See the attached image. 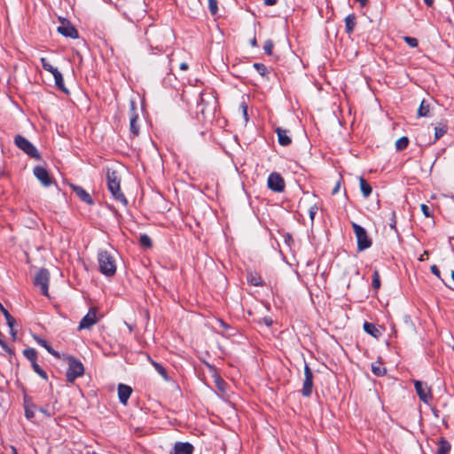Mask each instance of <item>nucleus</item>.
I'll return each instance as SVG.
<instances>
[{"instance_id":"nucleus-1","label":"nucleus","mask_w":454,"mask_h":454,"mask_svg":"<svg viewBox=\"0 0 454 454\" xmlns=\"http://www.w3.org/2000/svg\"><path fill=\"white\" fill-rule=\"evenodd\" d=\"M98 262L99 270L106 277H112L116 272V262L114 253L106 249H100L98 252Z\"/></svg>"},{"instance_id":"nucleus-2","label":"nucleus","mask_w":454,"mask_h":454,"mask_svg":"<svg viewBox=\"0 0 454 454\" xmlns=\"http://www.w3.org/2000/svg\"><path fill=\"white\" fill-rule=\"evenodd\" d=\"M107 187L113 197L121 202L123 206H127L128 200L124 194L121 192V179L117 171L107 169L106 171Z\"/></svg>"},{"instance_id":"nucleus-3","label":"nucleus","mask_w":454,"mask_h":454,"mask_svg":"<svg viewBox=\"0 0 454 454\" xmlns=\"http://www.w3.org/2000/svg\"><path fill=\"white\" fill-rule=\"evenodd\" d=\"M84 373V367L82 362L74 356L68 357V368L66 373L67 380L73 383L78 377Z\"/></svg>"},{"instance_id":"nucleus-4","label":"nucleus","mask_w":454,"mask_h":454,"mask_svg":"<svg viewBox=\"0 0 454 454\" xmlns=\"http://www.w3.org/2000/svg\"><path fill=\"white\" fill-rule=\"evenodd\" d=\"M352 228L357 241V249L364 251L372 247V241L369 238L365 229L356 223H352Z\"/></svg>"},{"instance_id":"nucleus-5","label":"nucleus","mask_w":454,"mask_h":454,"mask_svg":"<svg viewBox=\"0 0 454 454\" xmlns=\"http://www.w3.org/2000/svg\"><path fill=\"white\" fill-rule=\"evenodd\" d=\"M14 144L19 149L23 151L29 157L35 160L40 159V153L35 146L21 135H17L15 137Z\"/></svg>"},{"instance_id":"nucleus-6","label":"nucleus","mask_w":454,"mask_h":454,"mask_svg":"<svg viewBox=\"0 0 454 454\" xmlns=\"http://www.w3.org/2000/svg\"><path fill=\"white\" fill-rule=\"evenodd\" d=\"M49 281L50 272L46 269H41L36 273L34 284L40 288L41 294L44 296H49Z\"/></svg>"},{"instance_id":"nucleus-7","label":"nucleus","mask_w":454,"mask_h":454,"mask_svg":"<svg viewBox=\"0 0 454 454\" xmlns=\"http://www.w3.org/2000/svg\"><path fill=\"white\" fill-rule=\"evenodd\" d=\"M98 309L95 307H92L89 309V312L82 318L79 323L78 330L83 329H90L94 325H96L98 321L97 317Z\"/></svg>"},{"instance_id":"nucleus-8","label":"nucleus","mask_w":454,"mask_h":454,"mask_svg":"<svg viewBox=\"0 0 454 454\" xmlns=\"http://www.w3.org/2000/svg\"><path fill=\"white\" fill-rule=\"evenodd\" d=\"M313 390V372L309 366L305 364L304 366V380L301 394L305 397L310 396Z\"/></svg>"},{"instance_id":"nucleus-9","label":"nucleus","mask_w":454,"mask_h":454,"mask_svg":"<svg viewBox=\"0 0 454 454\" xmlns=\"http://www.w3.org/2000/svg\"><path fill=\"white\" fill-rule=\"evenodd\" d=\"M414 387L419 399L425 403H429L433 400L431 390L426 383L415 380Z\"/></svg>"},{"instance_id":"nucleus-10","label":"nucleus","mask_w":454,"mask_h":454,"mask_svg":"<svg viewBox=\"0 0 454 454\" xmlns=\"http://www.w3.org/2000/svg\"><path fill=\"white\" fill-rule=\"evenodd\" d=\"M267 183L269 189L275 192H281L284 191L285 181L278 173H271L268 177Z\"/></svg>"},{"instance_id":"nucleus-11","label":"nucleus","mask_w":454,"mask_h":454,"mask_svg":"<svg viewBox=\"0 0 454 454\" xmlns=\"http://www.w3.org/2000/svg\"><path fill=\"white\" fill-rule=\"evenodd\" d=\"M146 39L151 45V47L160 48L162 47L160 44L161 42V31L159 29H156L153 27H150L145 31Z\"/></svg>"},{"instance_id":"nucleus-12","label":"nucleus","mask_w":454,"mask_h":454,"mask_svg":"<svg viewBox=\"0 0 454 454\" xmlns=\"http://www.w3.org/2000/svg\"><path fill=\"white\" fill-rule=\"evenodd\" d=\"M58 32L63 36L70 38H78V31L68 21L61 20V25L57 28Z\"/></svg>"},{"instance_id":"nucleus-13","label":"nucleus","mask_w":454,"mask_h":454,"mask_svg":"<svg viewBox=\"0 0 454 454\" xmlns=\"http://www.w3.org/2000/svg\"><path fill=\"white\" fill-rule=\"evenodd\" d=\"M34 175L41 182V184L43 185V186H50L51 184V178L49 175V172L47 171L46 168L41 167V166H36L34 168Z\"/></svg>"},{"instance_id":"nucleus-14","label":"nucleus","mask_w":454,"mask_h":454,"mask_svg":"<svg viewBox=\"0 0 454 454\" xmlns=\"http://www.w3.org/2000/svg\"><path fill=\"white\" fill-rule=\"evenodd\" d=\"M130 132L134 136H137L139 134V127L137 125V114H136V105L133 101L130 103Z\"/></svg>"},{"instance_id":"nucleus-15","label":"nucleus","mask_w":454,"mask_h":454,"mask_svg":"<svg viewBox=\"0 0 454 454\" xmlns=\"http://www.w3.org/2000/svg\"><path fill=\"white\" fill-rule=\"evenodd\" d=\"M132 393V388L125 384H119L118 386V397L121 403L126 404L130 395Z\"/></svg>"},{"instance_id":"nucleus-16","label":"nucleus","mask_w":454,"mask_h":454,"mask_svg":"<svg viewBox=\"0 0 454 454\" xmlns=\"http://www.w3.org/2000/svg\"><path fill=\"white\" fill-rule=\"evenodd\" d=\"M71 187L81 200L88 205H92L94 203L91 196L83 188L74 184H72Z\"/></svg>"},{"instance_id":"nucleus-17","label":"nucleus","mask_w":454,"mask_h":454,"mask_svg":"<svg viewBox=\"0 0 454 454\" xmlns=\"http://www.w3.org/2000/svg\"><path fill=\"white\" fill-rule=\"evenodd\" d=\"M175 454H192L193 447L188 442H176L174 447Z\"/></svg>"},{"instance_id":"nucleus-18","label":"nucleus","mask_w":454,"mask_h":454,"mask_svg":"<svg viewBox=\"0 0 454 454\" xmlns=\"http://www.w3.org/2000/svg\"><path fill=\"white\" fill-rule=\"evenodd\" d=\"M276 133L278 135V143L283 145V146H287L291 144L292 142V139L290 138V137L287 135V131L281 129V128H277L276 129Z\"/></svg>"},{"instance_id":"nucleus-19","label":"nucleus","mask_w":454,"mask_h":454,"mask_svg":"<svg viewBox=\"0 0 454 454\" xmlns=\"http://www.w3.org/2000/svg\"><path fill=\"white\" fill-rule=\"evenodd\" d=\"M33 338L36 341L37 344H39L40 346L43 347L51 355H52L53 356H55L57 358L60 357L59 353L57 352L56 350H54L51 348V346H50L48 344V342L44 339H43V338H41V337H39L37 335H34Z\"/></svg>"},{"instance_id":"nucleus-20","label":"nucleus","mask_w":454,"mask_h":454,"mask_svg":"<svg viewBox=\"0 0 454 454\" xmlns=\"http://www.w3.org/2000/svg\"><path fill=\"white\" fill-rule=\"evenodd\" d=\"M450 443L443 437H441L438 442L437 454H449Z\"/></svg>"},{"instance_id":"nucleus-21","label":"nucleus","mask_w":454,"mask_h":454,"mask_svg":"<svg viewBox=\"0 0 454 454\" xmlns=\"http://www.w3.org/2000/svg\"><path fill=\"white\" fill-rule=\"evenodd\" d=\"M429 113H430V102L428 100L423 99L419 107L418 114L419 117H427V116H429Z\"/></svg>"},{"instance_id":"nucleus-22","label":"nucleus","mask_w":454,"mask_h":454,"mask_svg":"<svg viewBox=\"0 0 454 454\" xmlns=\"http://www.w3.org/2000/svg\"><path fill=\"white\" fill-rule=\"evenodd\" d=\"M359 184L363 196L364 198H368L372 192V186L366 182V180L363 176L359 177Z\"/></svg>"},{"instance_id":"nucleus-23","label":"nucleus","mask_w":454,"mask_h":454,"mask_svg":"<svg viewBox=\"0 0 454 454\" xmlns=\"http://www.w3.org/2000/svg\"><path fill=\"white\" fill-rule=\"evenodd\" d=\"M364 330L372 337L378 338L380 335V331L372 324L365 322L364 324Z\"/></svg>"},{"instance_id":"nucleus-24","label":"nucleus","mask_w":454,"mask_h":454,"mask_svg":"<svg viewBox=\"0 0 454 454\" xmlns=\"http://www.w3.org/2000/svg\"><path fill=\"white\" fill-rule=\"evenodd\" d=\"M356 26V17L354 14H349L345 18V27L348 34H351Z\"/></svg>"},{"instance_id":"nucleus-25","label":"nucleus","mask_w":454,"mask_h":454,"mask_svg":"<svg viewBox=\"0 0 454 454\" xmlns=\"http://www.w3.org/2000/svg\"><path fill=\"white\" fill-rule=\"evenodd\" d=\"M0 310L3 313V316L6 319V323L9 327H13L15 325V319L14 317L8 312L6 309L3 306V304L0 302Z\"/></svg>"},{"instance_id":"nucleus-26","label":"nucleus","mask_w":454,"mask_h":454,"mask_svg":"<svg viewBox=\"0 0 454 454\" xmlns=\"http://www.w3.org/2000/svg\"><path fill=\"white\" fill-rule=\"evenodd\" d=\"M53 77H54V80H55L56 87L58 89L61 90L62 91L67 93V90L65 88V85H64V79H63L62 74L59 71L58 73H56L53 75Z\"/></svg>"},{"instance_id":"nucleus-27","label":"nucleus","mask_w":454,"mask_h":454,"mask_svg":"<svg viewBox=\"0 0 454 454\" xmlns=\"http://www.w3.org/2000/svg\"><path fill=\"white\" fill-rule=\"evenodd\" d=\"M214 381L218 391L223 395L225 394V381L217 374L214 375Z\"/></svg>"},{"instance_id":"nucleus-28","label":"nucleus","mask_w":454,"mask_h":454,"mask_svg":"<svg viewBox=\"0 0 454 454\" xmlns=\"http://www.w3.org/2000/svg\"><path fill=\"white\" fill-rule=\"evenodd\" d=\"M23 355L31 363H34L37 359V352L33 348H28L24 349Z\"/></svg>"},{"instance_id":"nucleus-29","label":"nucleus","mask_w":454,"mask_h":454,"mask_svg":"<svg viewBox=\"0 0 454 454\" xmlns=\"http://www.w3.org/2000/svg\"><path fill=\"white\" fill-rule=\"evenodd\" d=\"M213 108H208L207 106H206L204 105V98L201 97L200 98V102L198 103V106H197V112L200 113L201 115L206 118L207 114H210L212 112Z\"/></svg>"},{"instance_id":"nucleus-30","label":"nucleus","mask_w":454,"mask_h":454,"mask_svg":"<svg viewBox=\"0 0 454 454\" xmlns=\"http://www.w3.org/2000/svg\"><path fill=\"white\" fill-rule=\"evenodd\" d=\"M409 145V138L407 137H402L395 142V149L397 151H402L405 149Z\"/></svg>"},{"instance_id":"nucleus-31","label":"nucleus","mask_w":454,"mask_h":454,"mask_svg":"<svg viewBox=\"0 0 454 454\" xmlns=\"http://www.w3.org/2000/svg\"><path fill=\"white\" fill-rule=\"evenodd\" d=\"M41 63H42V66H43V68L45 70V71H48L50 72L52 75H54L56 73L59 72V70L56 68V67H53L48 61L45 58H41Z\"/></svg>"},{"instance_id":"nucleus-32","label":"nucleus","mask_w":454,"mask_h":454,"mask_svg":"<svg viewBox=\"0 0 454 454\" xmlns=\"http://www.w3.org/2000/svg\"><path fill=\"white\" fill-rule=\"evenodd\" d=\"M32 368L35 371V373H37L42 379L47 380L48 376L45 371H43L40 365L35 361L34 363H31Z\"/></svg>"},{"instance_id":"nucleus-33","label":"nucleus","mask_w":454,"mask_h":454,"mask_svg":"<svg viewBox=\"0 0 454 454\" xmlns=\"http://www.w3.org/2000/svg\"><path fill=\"white\" fill-rule=\"evenodd\" d=\"M447 131L445 125L440 124L434 128V139L437 140L442 137Z\"/></svg>"},{"instance_id":"nucleus-34","label":"nucleus","mask_w":454,"mask_h":454,"mask_svg":"<svg viewBox=\"0 0 454 454\" xmlns=\"http://www.w3.org/2000/svg\"><path fill=\"white\" fill-rule=\"evenodd\" d=\"M152 364L153 365V367L155 368V370L158 372L159 374H160L164 380H168V374H167V372L165 370V368L159 363L155 362V361H152Z\"/></svg>"},{"instance_id":"nucleus-35","label":"nucleus","mask_w":454,"mask_h":454,"mask_svg":"<svg viewBox=\"0 0 454 454\" xmlns=\"http://www.w3.org/2000/svg\"><path fill=\"white\" fill-rule=\"evenodd\" d=\"M139 243L142 247L146 248H150L153 245L150 237L146 234H143L140 236Z\"/></svg>"},{"instance_id":"nucleus-36","label":"nucleus","mask_w":454,"mask_h":454,"mask_svg":"<svg viewBox=\"0 0 454 454\" xmlns=\"http://www.w3.org/2000/svg\"><path fill=\"white\" fill-rule=\"evenodd\" d=\"M372 371L376 376H383L386 373V369L383 368L380 364H372Z\"/></svg>"},{"instance_id":"nucleus-37","label":"nucleus","mask_w":454,"mask_h":454,"mask_svg":"<svg viewBox=\"0 0 454 454\" xmlns=\"http://www.w3.org/2000/svg\"><path fill=\"white\" fill-rule=\"evenodd\" d=\"M247 280L248 282L254 286H262V282L260 281V278L257 277L256 275H254L252 273H250L247 277Z\"/></svg>"},{"instance_id":"nucleus-38","label":"nucleus","mask_w":454,"mask_h":454,"mask_svg":"<svg viewBox=\"0 0 454 454\" xmlns=\"http://www.w3.org/2000/svg\"><path fill=\"white\" fill-rule=\"evenodd\" d=\"M372 286L374 289H379L380 287V274L378 270H374Z\"/></svg>"},{"instance_id":"nucleus-39","label":"nucleus","mask_w":454,"mask_h":454,"mask_svg":"<svg viewBox=\"0 0 454 454\" xmlns=\"http://www.w3.org/2000/svg\"><path fill=\"white\" fill-rule=\"evenodd\" d=\"M239 107L242 110V114L245 119V121H248V114H247V105L246 103L245 98L242 97V101L239 104Z\"/></svg>"},{"instance_id":"nucleus-40","label":"nucleus","mask_w":454,"mask_h":454,"mask_svg":"<svg viewBox=\"0 0 454 454\" xmlns=\"http://www.w3.org/2000/svg\"><path fill=\"white\" fill-rule=\"evenodd\" d=\"M208 8L212 15H215L218 12L217 0H208Z\"/></svg>"},{"instance_id":"nucleus-41","label":"nucleus","mask_w":454,"mask_h":454,"mask_svg":"<svg viewBox=\"0 0 454 454\" xmlns=\"http://www.w3.org/2000/svg\"><path fill=\"white\" fill-rule=\"evenodd\" d=\"M254 67L261 75H264L267 73V67L263 64L254 63Z\"/></svg>"},{"instance_id":"nucleus-42","label":"nucleus","mask_w":454,"mask_h":454,"mask_svg":"<svg viewBox=\"0 0 454 454\" xmlns=\"http://www.w3.org/2000/svg\"><path fill=\"white\" fill-rule=\"evenodd\" d=\"M272 49H273V43H272V41L267 40L264 43V45H263V50H264L265 53H267L268 55H271L272 54Z\"/></svg>"},{"instance_id":"nucleus-43","label":"nucleus","mask_w":454,"mask_h":454,"mask_svg":"<svg viewBox=\"0 0 454 454\" xmlns=\"http://www.w3.org/2000/svg\"><path fill=\"white\" fill-rule=\"evenodd\" d=\"M403 40L410 47L415 48L418 46V40L415 37L405 36Z\"/></svg>"},{"instance_id":"nucleus-44","label":"nucleus","mask_w":454,"mask_h":454,"mask_svg":"<svg viewBox=\"0 0 454 454\" xmlns=\"http://www.w3.org/2000/svg\"><path fill=\"white\" fill-rule=\"evenodd\" d=\"M34 406L30 407V406H26L25 408V416L27 419H31L34 418L35 416V411H34Z\"/></svg>"},{"instance_id":"nucleus-45","label":"nucleus","mask_w":454,"mask_h":454,"mask_svg":"<svg viewBox=\"0 0 454 454\" xmlns=\"http://www.w3.org/2000/svg\"><path fill=\"white\" fill-rule=\"evenodd\" d=\"M317 209H318V207H317V205H313V206H311V207H309V218H310V220H311V221H313V220H314L315 215H316V214H317Z\"/></svg>"},{"instance_id":"nucleus-46","label":"nucleus","mask_w":454,"mask_h":454,"mask_svg":"<svg viewBox=\"0 0 454 454\" xmlns=\"http://www.w3.org/2000/svg\"><path fill=\"white\" fill-rule=\"evenodd\" d=\"M3 337V334L2 333L0 332V346L6 351L8 352L9 354H12V350L8 347V345L2 339Z\"/></svg>"},{"instance_id":"nucleus-47","label":"nucleus","mask_w":454,"mask_h":454,"mask_svg":"<svg viewBox=\"0 0 454 454\" xmlns=\"http://www.w3.org/2000/svg\"><path fill=\"white\" fill-rule=\"evenodd\" d=\"M390 228L396 231V218H395V213L393 211L391 213V219H390Z\"/></svg>"},{"instance_id":"nucleus-48","label":"nucleus","mask_w":454,"mask_h":454,"mask_svg":"<svg viewBox=\"0 0 454 454\" xmlns=\"http://www.w3.org/2000/svg\"><path fill=\"white\" fill-rule=\"evenodd\" d=\"M421 211L423 213V215L426 216V217H429L431 216V210L429 208L428 206L425 205V204H422L421 205Z\"/></svg>"},{"instance_id":"nucleus-49","label":"nucleus","mask_w":454,"mask_h":454,"mask_svg":"<svg viewBox=\"0 0 454 454\" xmlns=\"http://www.w3.org/2000/svg\"><path fill=\"white\" fill-rule=\"evenodd\" d=\"M200 4L199 0H193V3L191 6V10L193 13L197 12V11L200 9Z\"/></svg>"},{"instance_id":"nucleus-50","label":"nucleus","mask_w":454,"mask_h":454,"mask_svg":"<svg viewBox=\"0 0 454 454\" xmlns=\"http://www.w3.org/2000/svg\"><path fill=\"white\" fill-rule=\"evenodd\" d=\"M431 272L436 276L438 278H441V273H440V270L438 269V267L436 265H432L431 268Z\"/></svg>"},{"instance_id":"nucleus-51","label":"nucleus","mask_w":454,"mask_h":454,"mask_svg":"<svg viewBox=\"0 0 454 454\" xmlns=\"http://www.w3.org/2000/svg\"><path fill=\"white\" fill-rule=\"evenodd\" d=\"M340 187V181H338V182L336 183V184H335L334 188H333V191H332V194H333V195L336 194V193L339 192Z\"/></svg>"},{"instance_id":"nucleus-52","label":"nucleus","mask_w":454,"mask_h":454,"mask_svg":"<svg viewBox=\"0 0 454 454\" xmlns=\"http://www.w3.org/2000/svg\"><path fill=\"white\" fill-rule=\"evenodd\" d=\"M403 322H404V324H405V325H412V322H411V317H410V316H408V315H405V316L403 317Z\"/></svg>"},{"instance_id":"nucleus-53","label":"nucleus","mask_w":454,"mask_h":454,"mask_svg":"<svg viewBox=\"0 0 454 454\" xmlns=\"http://www.w3.org/2000/svg\"><path fill=\"white\" fill-rule=\"evenodd\" d=\"M10 328V333L12 335V340H16V336H17V331L14 330V326L13 327H9Z\"/></svg>"},{"instance_id":"nucleus-54","label":"nucleus","mask_w":454,"mask_h":454,"mask_svg":"<svg viewBox=\"0 0 454 454\" xmlns=\"http://www.w3.org/2000/svg\"><path fill=\"white\" fill-rule=\"evenodd\" d=\"M264 4L268 6H272L277 4V0H264Z\"/></svg>"},{"instance_id":"nucleus-55","label":"nucleus","mask_w":454,"mask_h":454,"mask_svg":"<svg viewBox=\"0 0 454 454\" xmlns=\"http://www.w3.org/2000/svg\"><path fill=\"white\" fill-rule=\"evenodd\" d=\"M180 69H181V70H187V69H188V65H187V63H185V62L181 63V64H180Z\"/></svg>"},{"instance_id":"nucleus-56","label":"nucleus","mask_w":454,"mask_h":454,"mask_svg":"<svg viewBox=\"0 0 454 454\" xmlns=\"http://www.w3.org/2000/svg\"><path fill=\"white\" fill-rule=\"evenodd\" d=\"M362 7L365 6L368 0H356Z\"/></svg>"},{"instance_id":"nucleus-57","label":"nucleus","mask_w":454,"mask_h":454,"mask_svg":"<svg viewBox=\"0 0 454 454\" xmlns=\"http://www.w3.org/2000/svg\"><path fill=\"white\" fill-rule=\"evenodd\" d=\"M424 2L427 6H432L434 4V0H424Z\"/></svg>"},{"instance_id":"nucleus-58","label":"nucleus","mask_w":454,"mask_h":454,"mask_svg":"<svg viewBox=\"0 0 454 454\" xmlns=\"http://www.w3.org/2000/svg\"><path fill=\"white\" fill-rule=\"evenodd\" d=\"M264 321H265V324H266L268 326H270V325H271V323H272V321H271L270 319H266V318H265V319H264Z\"/></svg>"},{"instance_id":"nucleus-59","label":"nucleus","mask_w":454,"mask_h":454,"mask_svg":"<svg viewBox=\"0 0 454 454\" xmlns=\"http://www.w3.org/2000/svg\"><path fill=\"white\" fill-rule=\"evenodd\" d=\"M252 45L255 46L256 45V40L255 38H254L251 42Z\"/></svg>"},{"instance_id":"nucleus-60","label":"nucleus","mask_w":454,"mask_h":454,"mask_svg":"<svg viewBox=\"0 0 454 454\" xmlns=\"http://www.w3.org/2000/svg\"><path fill=\"white\" fill-rule=\"evenodd\" d=\"M451 278H452V279L454 281V270H452V272H451Z\"/></svg>"},{"instance_id":"nucleus-61","label":"nucleus","mask_w":454,"mask_h":454,"mask_svg":"<svg viewBox=\"0 0 454 454\" xmlns=\"http://www.w3.org/2000/svg\"><path fill=\"white\" fill-rule=\"evenodd\" d=\"M13 454H17V450L15 448H12Z\"/></svg>"},{"instance_id":"nucleus-62","label":"nucleus","mask_w":454,"mask_h":454,"mask_svg":"<svg viewBox=\"0 0 454 454\" xmlns=\"http://www.w3.org/2000/svg\"><path fill=\"white\" fill-rule=\"evenodd\" d=\"M424 258H425V255H422V256L419 258V260H420V261H423V260H424Z\"/></svg>"},{"instance_id":"nucleus-63","label":"nucleus","mask_w":454,"mask_h":454,"mask_svg":"<svg viewBox=\"0 0 454 454\" xmlns=\"http://www.w3.org/2000/svg\"><path fill=\"white\" fill-rule=\"evenodd\" d=\"M424 258H425V255H422V256L419 258V260H420V261H423V260H424Z\"/></svg>"},{"instance_id":"nucleus-64","label":"nucleus","mask_w":454,"mask_h":454,"mask_svg":"<svg viewBox=\"0 0 454 454\" xmlns=\"http://www.w3.org/2000/svg\"><path fill=\"white\" fill-rule=\"evenodd\" d=\"M424 254H425V255H428L427 251H425V252H424Z\"/></svg>"}]
</instances>
